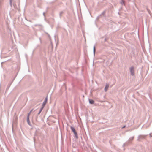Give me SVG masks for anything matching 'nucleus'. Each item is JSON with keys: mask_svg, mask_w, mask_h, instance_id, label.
<instances>
[{"mask_svg": "<svg viewBox=\"0 0 152 152\" xmlns=\"http://www.w3.org/2000/svg\"><path fill=\"white\" fill-rule=\"evenodd\" d=\"M47 102V97H46L45 98V100L42 104V106L44 107L45 105L46 102Z\"/></svg>", "mask_w": 152, "mask_h": 152, "instance_id": "nucleus-7", "label": "nucleus"}, {"mask_svg": "<svg viewBox=\"0 0 152 152\" xmlns=\"http://www.w3.org/2000/svg\"><path fill=\"white\" fill-rule=\"evenodd\" d=\"M41 112L39 110V113H38V115H39Z\"/></svg>", "mask_w": 152, "mask_h": 152, "instance_id": "nucleus-18", "label": "nucleus"}, {"mask_svg": "<svg viewBox=\"0 0 152 152\" xmlns=\"http://www.w3.org/2000/svg\"><path fill=\"white\" fill-rule=\"evenodd\" d=\"M108 87H109V85H107V84L105 86V87L104 88V91L105 92H106L107 91L108 89Z\"/></svg>", "mask_w": 152, "mask_h": 152, "instance_id": "nucleus-8", "label": "nucleus"}, {"mask_svg": "<svg viewBox=\"0 0 152 152\" xmlns=\"http://www.w3.org/2000/svg\"><path fill=\"white\" fill-rule=\"evenodd\" d=\"M44 107L42 106V107L40 109V111L41 112L42 111V109H43Z\"/></svg>", "mask_w": 152, "mask_h": 152, "instance_id": "nucleus-15", "label": "nucleus"}, {"mask_svg": "<svg viewBox=\"0 0 152 152\" xmlns=\"http://www.w3.org/2000/svg\"><path fill=\"white\" fill-rule=\"evenodd\" d=\"M104 41H106V38H105V39H104Z\"/></svg>", "mask_w": 152, "mask_h": 152, "instance_id": "nucleus-21", "label": "nucleus"}, {"mask_svg": "<svg viewBox=\"0 0 152 152\" xmlns=\"http://www.w3.org/2000/svg\"><path fill=\"white\" fill-rule=\"evenodd\" d=\"M12 0H10V5L11 7L12 6Z\"/></svg>", "mask_w": 152, "mask_h": 152, "instance_id": "nucleus-13", "label": "nucleus"}, {"mask_svg": "<svg viewBox=\"0 0 152 152\" xmlns=\"http://www.w3.org/2000/svg\"><path fill=\"white\" fill-rule=\"evenodd\" d=\"M43 15H44V17H45V12H43Z\"/></svg>", "mask_w": 152, "mask_h": 152, "instance_id": "nucleus-20", "label": "nucleus"}, {"mask_svg": "<svg viewBox=\"0 0 152 152\" xmlns=\"http://www.w3.org/2000/svg\"><path fill=\"white\" fill-rule=\"evenodd\" d=\"M129 69L131 73V75L132 76H133L134 75V67L133 66H132Z\"/></svg>", "mask_w": 152, "mask_h": 152, "instance_id": "nucleus-3", "label": "nucleus"}, {"mask_svg": "<svg viewBox=\"0 0 152 152\" xmlns=\"http://www.w3.org/2000/svg\"><path fill=\"white\" fill-rule=\"evenodd\" d=\"M64 13V12L63 11H61L59 14V15L60 18H61V16H62V14H63Z\"/></svg>", "mask_w": 152, "mask_h": 152, "instance_id": "nucleus-10", "label": "nucleus"}, {"mask_svg": "<svg viewBox=\"0 0 152 152\" xmlns=\"http://www.w3.org/2000/svg\"><path fill=\"white\" fill-rule=\"evenodd\" d=\"M126 126H123V127H122V129H123V128H125V127H126Z\"/></svg>", "mask_w": 152, "mask_h": 152, "instance_id": "nucleus-19", "label": "nucleus"}, {"mask_svg": "<svg viewBox=\"0 0 152 152\" xmlns=\"http://www.w3.org/2000/svg\"><path fill=\"white\" fill-rule=\"evenodd\" d=\"M105 11H104L101 14V15H104V14L105 13Z\"/></svg>", "mask_w": 152, "mask_h": 152, "instance_id": "nucleus-16", "label": "nucleus"}, {"mask_svg": "<svg viewBox=\"0 0 152 152\" xmlns=\"http://www.w3.org/2000/svg\"><path fill=\"white\" fill-rule=\"evenodd\" d=\"M95 46H94L93 47V53L94 54V55L95 54Z\"/></svg>", "mask_w": 152, "mask_h": 152, "instance_id": "nucleus-11", "label": "nucleus"}, {"mask_svg": "<svg viewBox=\"0 0 152 152\" xmlns=\"http://www.w3.org/2000/svg\"><path fill=\"white\" fill-rule=\"evenodd\" d=\"M44 107L42 106V107L40 109V111L41 112L42 111V109H43Z\"/></svg>", "mask_w": 152, "mask_h": 152, "instance_id": "nucleus-14", "label": "nucleus"}, {"mask_svg": "<svg viewBox=\"0 0 152 152\" xmlns=\"http://www.w3.org/2000/svg\"><path fill=\"white\" fill-rule=\"evenodd\" d=\"M27 121L28 124L30 126H31V124L29 120V115L28 114L27 118Z\"/></svg>", "mask_w": 152, "mask_h": 152, "instance_id": "nucleus-5", "label": "nucleus"}, {"mask_svg": "<svg viewBox=\"0 0 152 152\" xmlns=\"http://www.w3.org/2000/svg\"><path fill=\"white\" fill-rule=\"evenodd\" d=\"M13 81V80L9 82L7 87L6 89V91H7L9 89L10 87L11 84L12 83Z\"/></svg>", "mask_w": 152, "mask_h": 152, "instance_id": "nucleus-6", "label": "nucleus"}, {"mask_svg": "<svg viewBox=\"0 0 152 152\" xmlns=\"http://www.w3.org/2000/svg\"><path fill=\"white\" fill-rule=\"evenodd\" d=\"M32 110H31L30 112L28 114H29V115H30V114H31V113L32 112Z\"/></svg>", "mask_w": 152, "mask_h": 152, "instance_id": "nucleus-17", "label": "nucleus"}, {"mask_svg": "<svg viewBox=\"0 0 152 152\" xmlns=\"http://www.w3.org/2000/svg\"><path fill=\"white\" fill-rule=\"evenodd\" d=\"M89 103L91 104H93L94 102V101L91 99H89Z\"/></svg>", "mask_w": 152, "mask_h": 152, "instance_id": "nucleus-9", "label": "nucleus"}, {"mask_svg": "<svg viewBox=\"0 0 152 152\" xmlns=\"http://www.w3.org/2000/svg\"><path fill=\"white\" fill-rule=\"evenodd\" d=\"M134 137H131L130 138H129L127 142H126L125 143H124L123 144V147H124L126 146L129 145V143L131 141H132L134 139Z\"/></svg>", "mask_w": 152, "mask_h": 152, "instance_id": "nucleus-1", "label": "nucleus"}, {"mask_svg": "<svg viewBox=\"0 0 152 152\" xmlns=\"http://www.w3.org/2000/svg\"><path fill=\"white\" fill-rule=\"evenodd\" d=\"M71 129L72 130V131L74 133L75 137L76 139H77L78 138V135L75 128L71 126Z\"/></svg>", "mask_w": 152, "mask_h": 152, "instance_id": "nucleus-2", "label": "nucleus"}, {"mask_svg": "<svg viewBox=\"0 0 152 152\" xmlns=\"http://www.w3.org/2000/svg\"><path fill=\"white\" fill-rule=\"evenodd\" d=\"M145 136L140 135H139L137 137V140L140 141V140L143 139L145 138Z\"/></svg>", "mask_w": 152, "mask_h": 152, "instance_id": "nucleus-4", "label": "nucleus"}, {"mask_svg": "<svg viewBox=\"0 0 152 152\" xmlns=\"http://www.w3.org/2000/svg\"><path fill=\"white\" fill-rule=\"evenodd\" d=\"M120 3L122 5H124V1L123 0H121Z\"/></svg>", "mask_w": 152, "mask_h": 152, "instance_id": "nucleus-12", "label": "nucleus"}]
</instances>
